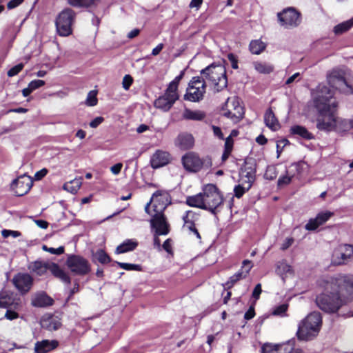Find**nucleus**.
<instances>
[{"label":"nucleus","mask_w":353,"mask_h":353,"mask_svg":"<svg viewBox=\"0 0 353 353\" xmlns=\"http://www.w3.org/2000/svg\"><path fill=\"white\" fill-rule=\"evenodd\" d=\"M324 292L316 298L318 307L329 313L336 312L349 299H353V274H339L324 281Z\"/></svg>","instance_id":"f257e3e1"},{"label":"nucleus","mask_w":353,"mask_h":353,"mask_svg":"<svg viewBox=\"0 0 353 353\" xmlns=\"http://www.w3.org/2000/svg\"><path fill=\"white\" fill-rule=\"evenodd\" d=\"M332 97L333 92L327 85H320L318 87L314 102L320 114L316 119V128L320 130L330 132L336 127V103L332 101Z\"/></svg>","instance_id":"f03ea898"},{"label":"nucleus","mask_w":353,"mask_h":353,"mask_svg":"<svg viewBox=\"0 0 353 353\" xmlns=\"http://www.w3.org/2000/svg\"><path fill=\"white\" fill-rule=\"evenodd\" d=\"M322 317L319 312L309 314L299 324L297 337L302 341H310L316 338L321 328Z\"/></svg>","instance_id":"7ed1b4c3"},{"label":"nucleus","mask_w":353,"mask_h":353,"mask_svg":"<svg viewBox=\"0 0 353 353\" xmlns=\"http://www.w3.org/2000/svg\"><path fill=\"white\" fill-rule=\"evenodd\" d=\"M201 79L212 83L216 92L224 90L228 85L226 70L222 65L211 64L201 70Z\"/></svg>","instance_id":"20e7f679"},{"label":"nucleus","mask_w":353,"mask_h":353,"mask_svg":"<svg viewBox=\"0 0 353 353\" xmlns=\"http://www.w3.org/2000/svg\"><path fill=\"white\" fill-rule=\"evenodd\" d=\"M204 210H208L212 214L216 213V210L223 204V198L215 185L208 184L203 190Z\"/></svg>","instance_id":"39448f33"},{"label":"nucleus","mask_w":353,"mask_h":353,"mask_svg":"<svg viewBox=\"0 0 353 353\" xmlns=\"http://www.w3.org/2000/svg\"><path fill=\"white\" fill-rule=\"evenodd\" d=\"M181 161L184 168L192 172H196L203 168H209L212 166L211 159L208 157L201 159L197 154L192 152L183 155Z\"/></svg>","instance_id":"423d86ee"},{"label":"nucleus","mask_w":353,"mask_h":353,"mask_svg":"<svg viewBox=\"0 0 353 353\" xmlns=\"http://www.w3.org/2000/svg\"><path fill=\"white\" fill-rule=\"evenodd\" d=\"M327 82L332 89L328 88L334 93V89L346 94H353V87L345 79V72L342 70H334L327 75Z\"/></svg>","instance_id":"0eeeda50"},{"label":"nucleus","mask_w":353,"mask_h":353,"mask_svg":"<svg viewBox=\"0 0 353 353\" xmlns=\"http://www.w3.org/2000/svg\"><path fill=\"white\" fill-rule=\"evenodd\" d=\"M75 12L70 8L63 10L56 19V28L61 37H68L72 34V25L74 21Z\"/></svg>","instance_id":"6e6552de"},{"label":"nucleus","mask_w":353,"mask_h":353,"mask_svg":"<svg viewBox=\"0 0 353 353\" xmlns=\"http://www.w3.org/2000/svg\"><path fill=\"white\" fill-rule=\"evenodd\" d=\"M206 84L200 77H193L187 88L184 99L192 102H198L203 99L205 93Z\"/></svg>","instance_id":"1a4fd4ad"},{"label":"nucleus","mask_w":353,"mask_h":353,"mask_svg":"<svg viewBox=\"0 0 353 353\" xmlns=\"http://www.w3.org/2000/svg\"><path fill=\"white\" fill-rule=\"evenodd\" d=\"M179 99L175 83L169 85L165 93L154 101V106L163 112H168Z\"/></svg>","instance_id":"9d476101"},{"label":"nucleus","mask_w":353,"mask_h":353,"mask_svg":"<svg viewBox=\"0 0 353 353\" xmlns=\"http://www.w3.org/2000/svg\"><path fill=\"white\" fill-rule=\"evenodd\" d=\"M150 203H148L145 207V211L152 217L150 223L152 227L155 229L156 234L166 235L169 232V224L163 212L159 213L150 211Z\"/></svg>","instance_id":"9b49d317"},{"label":"nucleus","mask_w":353,"mask_h":353,"mask_svg":"<svg viewBox=\"0 0 353 353\" xmlns=\"http://www.w3.org/2000/svg\"><path fill=\"white\" fill-rule=\"evenodd\" d=\"M281 26L289 29L298 26L301 23L300 13L293 8H288L277 14Z\"/></svg>","instance_id":"f8f14e48"},{"label":"nucleus","mask_w":353,"mask_h":353,"mask_svg":"<svg viewBox=\"0 0 353 353\" xmlns=\"http://www.w3.org/2000/svg\"><path fill=\"white\" fill-rule=\"evenodd\" d=\"M243 108L237 97L228 98L225 104L223 114L234 123L238 122L243 116Z\"/></svg>","instance_id":"ddd939ff"},{"label":"nucleus","mask_w":353,"mask_h":353,"mask_svg":"<svg viewBox=\"0 0 353 353\" xmlns=\"http://www.w3.org/2000/svg\"><path fill=\"white\" fill-rule=\"evenodd\" d=\"M353 257V246L348 244L336 248L332 256V263L335 265H343Z\"/></svg>","instance_id":"4468645a"},{"label":"nucleus","mask_w":353,"mask_h":353,"mask_svg":"<svg viewBox=\"0 0 353 353\" xmlns=\"http://www.w3.org/2000/svg\"><path fill=\"white\" fill-rule=\"evenodd\" d=\"M66 264L71 272L76 274L85 275L90 271L88 261L80 256H69Z\"/></svg>","instance_id":"2eb2a0df"},{"label":"nucleus","mask_w":353,"mask_h":353,"mask_svg":"<svg viewBox=\"0 0 353 353\" xmlns=\"http://www.w3.org/2000/svg\"><path fill=\"white\" fill-rule=\"evenodd\" d=\"M170 202V197L167 192L158 190L153 194L149 202L150 205H152V210H150V211L159 213L163 212Z\"/></svg>","instance_id":"dca6fc26"},{"label":"nucleus","mask_w":353,"mask_h":353,"mask_svg":"<svg viewBox=\"0 0 353 353\" xmlns=\"http://www.w3.org/2000/svg\"><path fill=\"white\" fill-rule=\"evenodd\" d=\"M32 185V180L31 177L23 174L12 181L11 188L17 196H21L27 194Z\"/></svg>","instance_id":"f3484780"},{"label":"nucleus","mask_w":353,"mask_h":353,"mask_svg":"<svg viewBox=\"0 0 353 353\" xmlns=\"http://www.w3.org/2000/svg\"><path fill=\"white\" fill-rule=\"evenodd\" d=\"M199 213L193 210L186 211L182 216L183 221V228L195 234L198 239H201V236L195 227V222L199 220Z\"/></svg>","instance_id":"a211bd4d"},{"label":"nucleus","mask_w":353,"mask_h":353,"mask_svg":"<svg viewBox=\"0 0 353 353\" xmlns=\"http://www.w3.org/2000/svg\"><path fill=\"white\" fill-rule=\"evenodd\" d=\"M13 283L21 293L25 294L30 290L33 279L28 274L19 273L14 276Z\"/></svg>","instance_id":"6ab92c4d"},{"label":"nucleus","mask_w":353,"mask_h":353,"mask_svg":"<svg viewBox=\"0 0 353 353\" xmlns=\"http://www.w3.org/2000/svg\"><path fill=\"white\" fill-rule=\"evenodd\" d=\"M333 215L334 212L328 210L320 212L315 218L310 219L308 221L307 223L305 225V228L308 231L315 230L319 226L326 223Z\"/></svg>","instance_id":"aec40b11"},{"label":"nucleus","mask_w":353,"mask_h":353,"mask_svg":"<svg viewBox=\"0 0 353 353\" xmlns=\"http://www.w3.org/2000/svg\"><path fill=\"white\" fill-rule=\"evenodd\" d=\"M294 341H289L283 344L264 343L261 347V353H271L272 352L284 351L286 353H292L294 350Z\"/></svg>","instance_id":"412c9836"},{"label":"nucleus","mask_w":353,"mask_h":353,"mask_svg":"<svg viewBox=\"0 0 353 353\" xmlns=\"http://www.w3.org/2000/svg\"><path fill=\"white\" fill-rule=\"evenodd\" d=\"M171 160L170 154L165 151L157 150L151 157L150 164L154 168H159L166 165Z\"/></svg>","instance_id":"4be33fe9"},{"label":"nucleus","mask_w":353,"mask_h":353,"mask_svg":"<svg viewBox=\"0 0 353 353\" xmlns=\"http://www.w3.org/2000/svg\"><path fill=\"white\" fill-rule=\"evenodd\" d=\"M31 303L34 307H43L52 305L53 300L45 292H41L32 296Z\"/></svg>","instance_id":"5701e85b"},{"label":"nucleus","mask_w":353,"mask_h":353,"mask_svg":"<svg viewBox=\"0 0 353 353\" xmlns=\"http://www.w3.org/2000/svg\"><path fill=\"white\" fill-rule=\"evenodd\" d=\"M194 139L192 134H180L175 140V145L181 150H188L193 147Z\"/></svg>","instance_id":"b1692460"},{"label":"nucleus","mask_w":353,"mask_h":353,"mask_svg":"<svg viewBox=\"0 0 353 353\" xmlns=\"http://www.w3.org/2000/svg\"><path fill=\"white\" fill-rule=\"evenodd\" d=\"M20 304V301L12 294H5L0 296V307L5 308H13L17 310Z\"/></svg>","instance_id":"393cba45"},{"label":"nucleus","mask_w":353,"mask_h":353,"mask_svg":"<svg viewBox=\"0 0 353 353\" xmlns=\"http://www.w3.org/2000/svg\"><path fill=\"white\" fill-rule=\"evenodd\" d=\"M41 325L49 330H56L61 327V323L57 316L46 315L41 320Z\"/></svg>","instance_id":"a878e982"},{"label":"nucleus","mask_w":353,"mask_h":353,"mask_svg":"<svg viewBox=\"0 0 353 353\" xmlns=\"http://www.w3.org/2000/svg\"><path fill=\"white\" fill-rule=\"evenodd\" d=\"M50 262H45L41 261H36L30 263L28 265V270L38 276H42L47 273L48 271Z\"/></svg>","instance_id":"bb28decb"},{"label":"nucleus","mask_w":353,"mask_h":353,"mask_svg":"<svg viewBox=\"0 0 353 353\" xmlns=\"http://www.w3.org/2000/svg\"><path fill=\"white\" fill-rule=\"evenodd\" d=\"M48 268V271H50L55 277L59 279L63 283H70L69 276L57 264L50 262Z\"/></svg>","instance_id":"cd10ccee"},{"label":"nucleus","mask_w":353,"mask_h":353,"mask_svg":"<svg viewBox=\"0 0 353 353\" xmlns=\"http://www.w3.org/2000/svg\"><path fill=\"white\" fill-rule=\"evenodd\" d=\"M241 180L244 185H246V189L249 190L252 183L255 180V171L252 168H244L241 172Z\"/></svg>","instance_id":"c85d7f7f"},{"label":"nucleus","mask_w":353,"mask_h":353,"mask_svg":"<svg viewBox=\"0 0 353 353\" xmlns=\"http://www.w3.org/2000/svg\"><path fill=\"white\" fill-rule=\"evenodd\" d=\"M58 345L57 341L43 340L35 344V352L37 353H47L53 350Z\"/></svg>","instance_id":"c756f323"},{"label":"nucleus","mask_w":353,"mask_h":353,"mask_svg":"<svg viewBox=\"0 0 353 353\" xmlns=\"http://www.w3.org/2000/svg\"><path fill=\"white\" fill-rule=\"evenodd\" d=\"M264 121L266 126L273 131H276L280 128L279 123L270 108L267 110L264 114Z\"/></svg>","instance_id":"7c9ffc66"},{"label":"nucleus","mask_w":353,"mask_h":353,"mask_svg":"<svg viewBox=\"0 0 353 353\" xmlns=\"http://www.w3.org/2000/svg\"><path fill=\"white\" fill-rule=\"evenodd\" d=\"M182 117L187 120L201 121L205 117V113L201 110H192L186 108Z\"/></svg>","instance_id":"2f4dec72"},{"label":"nucleus","mask_w":353,"mask_h":353,"mask_svg":"<svg viewBox=\"0 0 353 353\" xmlns=\"http://www.w3.org/2000/svg\"><path fill=\"white\" fill-rule=\"evenodd\" d=\"M186 203L189 206L204 210L203 193L187 197Z\"/></svg>","instance_id":"473e14b6"},{"label":"nucleus","mask_w":353,"mask_h":353,"mask_svg":"<svg viewBox=\"0 0 353 353\" xmlns=\"http://www.w3.org/2000/svg\"><path fill=\"white\" fill-rule=\"evenodd\" d=\"M83 179L82 177L76 178L70 181L65 183L63 185V189L66 191L75 194L81 186Z\"/></svg>","instance_id":"72a5a7b5"},{"label":"nucleus","mask_w":353,"mask_h":353,"mask_svg":"<svg viewBox=\"0 0 353 353\" xmlns=\"http://www.w3.org/2000/svg\"><path fill=\"white\" fill-rule=\"evenodd\" d=\"M290 131L292 134H297L307 140L314 139L312 134L310 133L305 127L301 125H294L291 128Z\"/></svg>","instance_id":"f704fd0d"},{"label":"nucleus","mask_w":353,"mask_h":353,"mask_svg":"<svg viewBox=\"0 0 353 353\" xmlns=\"http://www.w3.org/2000/svg\"><path fill=\"white\" fill-rule=\"evenodd\" d=\"M137 243L132 241V240H127L122 244L117 246L116 249L117 254L125 253L129 251H132L137 247Z\"/></svg>","instance_id":"c9c22d12"},{"label":"nucleus","mask_w":353,"mask_h":353,"mask_svg":"<svg viewBox=\"0 0 353 353\" xmlns=\"http://www.w3.org/2000/svg\"><path fill=\"white\" fill-rule=\"evenodd\" d=\"M350 129V120L347 121L346 119L337 117L336 127L333 131H336L337 132H346Z\"/></svg>","instance_id":"e433bc0d"},{"label":"nucleus","mask_w":353,"mask_h":353,"mask_svg":"<svg viewBox=\"0 0 353 353\" xmlns=\"http://www.w3.org/2000/svg\"><path fill=\"white\" fill-rule=\"evenodd\" d=\"M353 26V17L350 20L344 21L341 23L336 25L334 28V32L336 34H341L343 32L347 31Z\"/></svg>","instance_id":"4c0bfd02"},{"label":"nucleus","mask_w":353,"mask_h":353,"mask_svg":"<svg viewBox=\"0 0 353 353\" xmlns=\"http://www.w3.org/2000/svg\"><path fill=\"white\" fill-rule=\"evenodd\" d=\"M254 69L261 74H269L274 70V67L267 63L256 61L254 63Z\"/></svg>","instance_id":"58836bf2"},{"label":"nucleus","mask_w":353,"mask_h":353,"mask_svg":"<svg viewBox=\"0 0 353 353\" xmlns=\"http://www.w3.org/2000/svg\"><path fill=\"white\" fill-rule=\"evenodd\" d=\"M265 44L261 40H254L250 43V50L252 54H259L265 48Z\"/></svg>","instance_id":"ea45409f"},{"label":"nucleus","mask_w":353,"mask_h":353,"mask_svg":"<svg viewBox=\"0 0 353 353\" xmlns=\"http://www.w3.org/2000/svg\"><path fill=\"white\" fill-rule=\"evenodd\" d=\"M68 3L73 7L81 8L85 7L88 8L96 3L98 0H67Z\"/></svg>","instance_id":"a19ab883"},{"label":"nucleus","mask_w":353,"mask_h":353,"mask_svg":"<svg viewBox=\"0 0 353 353\" xmlns=\"http://www.w3.org/2000/svg\"><path fill=\"white\" fill-rule=\"evenodd\" d=\"M233 144V139L231 137H227L225 141L224 152L221 157L223 161H225L228 159L232 152Z\"/></svg>","instance_id":"79ce46f5"},{"label":"nucleus","mask_w":353,"mask_h":353,"mask_svg":"<svg viewBox=\"0 0 353 353\" xmlns=\"http://www.w3.org/2000/svg\"><path fill=\"white\" fill-rule=\"evenodd\" d=\"M95 259L101 263H108L110 261V258L103 250H99L94 254Z\"/></svg>","instance_id":"37998d69"},{"label":"nucleus","mask_w":353,"mask_h":353,"mask_svg":"<svg viewBox=\"0 0 353 353\" xmlns=\"http://www.w3.org/2000/svg\"><path fill=\"white\" fill-rule=\"evenodd\" d=\"M97 92L96 90H91L88 92L85 103L88 106H94L97 103Z\"/></svg>","instance_id":"c03bdc74"},{"label":"nucleus","mask_w":353,"mask_h":353,"mask_svg":"<svg viewBox=\"0 0 353 353\" xmlns=\"http://www.w3.org/2000/svg\"><path fill=\"white\" fill-rule=\"evenodd\" d=\"M288 305L286 303L281 304L275 307L274 310L272 311V314L275 316H284L285 314L286 311L288 310Z\"/></svg>","instance_id":"a18cd8bd"},{"label":"nucleus","mask_w":353,"mask_h":353,"mask_svg":"<svg viewBox=\"0 0 353 353\" xmlns=\"http://www.w3.org/2000/svg\"><path fill=\"white\" fill-rule=\"evenodd\" d=\"M118 265L125 270H136V271H140L141 270V266L137 264H131V263H121V262H117Z\"/></svg>","instance_id":"49530a36"},{"label":"nucleus","mask_w":353,"mask_h":353,"mask_svg":"<svg viewBox=\"0 0 353 353\" xmlns=\"http://www.w3.org/2000/svg\"><path fill=\"white\" fill-rule=\"evenodd\" d=\"M277 176L276 169L274 166H268L264 174V177L268 180H272Z\"/></svg>","instance_id":"de8ad7c7"},{"label":"nucleus","mask_w":353,"mask_h":353,"mask_svg":"<svg viewBox=\"0 0 353 353\" xmlns=\"http://www.w3.org/2000/svg\"><path fill=\"white\" fill-rule=\"evenodd\" d=\"M23 67L24 65L22 63L17 64L8 71V76L12 77L18 74L23 70Z\"/></svg>","instance_id":"09e8293b"},{"label":"nucleus","mask_w":353,"mask_h":353,"mask_svg":"<svg viewBox=\"0 0 353 353\" xmlns=\"http://www.w3.org/2000/svg\"><path fill=\"white\" fill-rule=\"evenodd\" d=\"M292 176H290L287 171V174L285 175L279 177L278 180V185L279 187H282L289 184L292 180Z\"/></svg>","instance_id":"8fccbe9b"},{"label":"nucleus","mask_w":353,"mask_h":353,"mask_svg":"<svg viewBox=\"0 0 353 353\" xmlns=\"http://www.w3.org/2000/svg\"><path fill=\"white\" fill-rule=\"evenodd\" d=\"M288 144H289V141L286 139H282L276 142V152L278 158L279 157L283 148Z\"/></svg>","instance_id":"3c124183"},{"label":"nucleus","mask_w":353,"mask_h":353,"mask_svg":"<svg viewBox=\"0 0 353 353\" xmlns=\"http://www.w3.org/2000/svg\"><path fill=\"white\" fill-rule=\"evenodd\" d=\"M133 83V79L130 74H125L122 81V85L124 90H128Z\"/></svg>","instance_id":"603ef678"},{"label":"nucleus","mask_w":353,"mask_h":353,"mask_svg":"<svg viewBox=\"0 0 353 353\" xmlns=\"http://www.w3.org/2000/svg\"><path fill=\"white\" fill-rule=\"evenodd\" d=\"M1 234L4 238H8L10 236H12L13 238H17L20 236L21 234L19 231L3 230L1 231Z\"/></svg>","instance_id":"864d4df0"},{"label":"nucleus","mask_w":353,"mask_h":353,"mask_svg":"<svg viewBox=\"0 0 353 353\" xmlns=\"http://www.w3.org/2000/svg\"><path fill=\"white\" fill-rule=\"evenodd\" d=\"M248 190L246 189V185H245L244 186L241 185H238L234 189V195L236 197L240 198L243 195L245 191Z\"/></svg>","instance_id":"5fc2aeb1"},{"label":"nucleus","mask_w":353,"mask_h":353,"mask_svg":"<svg viewBox=\"0 0 353 353\" xmlns=\"http://www.w3.org/2000/svg\"><path fill=\"white\" fill-rule=\"evenodd\" d=\"M45 85V81L43 80H33L31 82L29 83L28 86L30 87V90L34 91V90L43 86Z\"/></svg>","instance_id":"6e6d98bb"},{"label":"nucleus","mask_w":353,"mask_h":353,"mask_svg":"<svg viewBox=\"0 0 353 353\" xmlns=\"http://www.w3.org/2000/svg\"><path fill=\"white\" fill-rule=\"evenodd\" d=\"M13 308L8 309L6 314L5 317L8 320H14L19 317V314L17 312L12 310Z\"/></svg>","instance_id":"4d7b16f0"},{"label":"nucleus","mask_w":353,"mask_h":353,"mask_svg":"<svg viewBox=\"0 0 353 353\" xmlns=\"http://www.w3.org/2000/svg\"><path fill=\"white\" fill-rule=\"evenodd\" d=\"M300 76L301 74L299 72L294 74L286 80L285 84L290 85L295 81H299L301 79Z\"/></svg>","instance_id":"13d9d810"},{"label":"nucleus","mask_w":353,"mask_h":353,"mask_svg":"<svg viewBox=\"0 0 353 353\" xmlns=\"http://www.w3.org/2000/svg\"><path fill=\"white\" fill-rule=\"evenodd\" d=\"M228 60L230 61L231 63V67L233 69H237L238 68V61L235 55L230 53L228 55Z\"/></svg>","instance_id":"bf43d9fd"},{"label":"nucleus","mask_w":353,"mask_h":353,"mask_svg":"<svg viewBox=\"0 0 353 353\" xmlns=\"http://www.w3.org/2000/svg\"><path fill=\"white\" fill-rule=\"evenodd\" d=\"M103 121L104 119L102 117H96L90 123V126L92 128H95L99 126Z\"/></svg>","instance_id":"052dcab7"},{"label":"nucleus","mask_w":353,"mask_h":353,"mask_svg":"<svg viewBox=\"0 0 353 353\" xmlns=\"http://www.w3.org/2000/svg\"><path fill=\"white\" fill-rule=\"evenodd\" d=\"M123 168V164L121 163H118L110 168V170L112 173L114 175H117L120 173L121 169Z\"/></svg>","instance_id":"680f3d73"},{"label":"nucleus","mask_w":353,"mask_h":353,"mask_svg":"<svg viewBox=\"0 0 353 353\" xmlns=\"http://www.w3.org/2000/svg\"><path fill=\"white\" fill-rule=\"evenodd\" d=\"M252 264L251 261H250V260H244L243 261L242 269H245V273L247 275L249 273V272L250 271V270L252 269Z\"/></svg>","instance_id":"e2e57ef3"},{"label":"nucleus","mask_w":353,"mask_h":353,"mask_svg":"<svg viewBox=\"0 0 353 353\" xmlns=\"http://www.w3.org/2000/svg\"><path fill=\"white\" fill-rule=\"evenodd\" d=\"M261 285L260 283L257 284L254 290H253V292H252V296L256 299H259V296H260V294L261 293Z\"/></svg>","instance_id":"0e129e2a"},{"label":"nucleus","mask_w":353,"mask_h":353,"mask_svg":"<svg viewBox=\"0 0 353 353\" xmlns=\"http://www.w3.org/2000/svg\"><path fill=\"white\" fill-rule=\"evenodd\" d=\"M48 252L52 254L59 255L64 252V248L63 246H60L58 248H49Z\"/></svg>","instance_id":"69168bd1"},{"label":"nucleus","mask_w":353,"mask_h":353,"mask_svg":"<svg viewBox=\"0 0 353 353\" xmlns=\"http://www.w3.org/2000/svg\"><path fill=\"white\" fill-rule=\"evenodd\" d=\"M48 173V170L43 168L38 172H37L34 174L35 180H41L43 177H44Z\"/></svg>","instance_id":"338daca9"},{"label":"nucleus","mask_w":353,"mask_h":353,"mask_svg":"<svg viewBox=\"0 0 353 353\" xmlns=\"http://www.w3.org/2000/svg\"><path fill=\"white\" fill-rule=\"evenodd\" d=\"M294 243V239L293 238H287L284 242L283 243L282 245H281V250H287L289 247H290L292 243Z\"/></svg>","instance_id":"774afa93"}]
</instances>
